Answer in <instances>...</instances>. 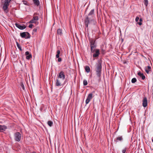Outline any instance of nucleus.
Wrapping results in <instances>:
<instances>
[{
  "mask_svg": "<svg viewBox=\"0 0 153 153\" xmlns=\"http://www.w3.org/2000/svg\"><path fill=\"white\" fill-rule=\"evenodd\" d=\"M16 26L21 30H23L26 28V27L25 25H21L19 24L16 23L15 24Z\"/></svg>",
  "mask_w": 153,
  "mask_h": 153,
  "instance_id": "12",
  "label": "nucleus"
},
{
  "mask_svg": "<svg viewBox=\"0 0 153 153\" xmlns=\"http://www.w3.org/2000/svg\"><path fill=\"white\" fill-rule=\"evenodd\" d=\"M33 1L35 5L38 6L39 4V0H33Z\"/></svg>",
  "mask_w": 153,
  "mask_h": 153,
  "instance_id": "18",
  "label": "nucleus"
},
{
  "mask_svg": "<svg viewBox=\"0 0 153 153\" xmlns=\"http://www.w3.org/2000/svg\"><path fill=\"white\" fill-rule=\"evenodd\" d=\"M93 20V18H89L88 17H87L85 20V27H88V24L90 23L91 21H92Z\"/></svg>",
  "mask_w": 153,
  "mask_h": 153,
  "instance_id": "8",
  "label": "nucleus"
},
{
  "mask_svg": "<svg viewBox=\"0 0 153 153\" xmlns=\"http://www.w3.org/2000/svg\"><path fill=\"white\" fill-rule=\"evenodd\" d=\"M137 74L138 76H140V77H141L143 80H144L145 78V76L143 75V74L141 72H139Z\"/></svg>",
  "mask_w": 153,
  "mask_h": 153,
  "instance_id": "17",
  "label": "nucleus"
},
{
  "mask_svg": "<svg viewBox=\"0 0 153 153\" xmlns=\"http://www.w3.org/2000/svg\"><path fill=\"white\" fill-rule=\"evenodd\" d=\"M11 0H5L3 6L2 7V9L5 13H7L9 11L8 6Z\"/></svg>",
  "mask_w": 153,
  "mask_h": 153,
  "instance_id": "2",
  "label": "nucleus"
},
{
  "mask_svg": "<svg viewBox=\"0 0 153 153\" xmlns=\"http://www.w3.org/2000/svg\"><path fill=\"white\" fill-rule=\"evenodd\" d=\"M31 153H35V152H32Z\"/></svg>",
  "mask_w": 153,
  "mask_h": 153,
  "instance_id": "38",
  "label": "nucleus"
},
{
  "mask_svg": "<svg viewBox=\"0 0 153 153\" xmlns=\"http://www.w3.org/2000/svg\"><path fill=\"white\" fill-rule=\"evenodd\" d=\"M148 101L146 97H144L142 100V105L144 107H146L147 106Z\"/></svg>",
  "mask_w": 153,
  "mask_h": 153,
  "instance_id": "11",
  "label": "nucleus"
},
{
  "mask_svg": "<svg viewBox=\"0 0 153 153\" xmlns=\"http://www.w3.org/2000/svg\"><path fill=\"white\" fill-rule=\"evenodd\" d=\"M94 91H93L92 93L89 94L87 97V98L85 101V103L86 104H88L90 101L94 97L93 95V93H94Z\"/></svg>",
  "mask_w": 153,
  "mask_h": 153,
  "instance_id": "3",
  "label": "nucleus"
},
{
  "mask_svg": "<svg viewBox=\"0 0 153 153\" xmlns=\"http://www.w3.org/2000/svg\"><path fill=\"white\" fill-rule=\"evenodd\" d=\"M21 86L22 89L23 90H25V88L24 86V84H23V83H21Z\"/></svg>",
  "mask_w": 153,
  "mask_h": 153,
  "instance_id": "32",
  "label": "nucleus"
},
{
  "mask_svg": "<svg viewBox=\"0 0 153 153\" xmlns=\"http://www.w3.org/2000/svg\"><path fill=\"white\" fill-rule=\"evenodd\" d=\"M57 33L58 34H59L60 35H62V30L60 29H58L57 30Z\"/></svg>",
  "mask_w": 153,
  "mask_h": 153,
  "instance_id": "22",
  "label": "nucleus"
},
{
  "mask_svg": "<svg viewBox=\"0 0 153 153\" xmlns=\"http://www.w3.org/2000/svg\"><path fill=\"white\" fill-rule=\"evenodd\" d=\"M139 17H138V16H137L136 19H135V21L136 22H137L139 20Z\"/></svg>",
  "mask_w": 153,
  "mask_h": 153,
  "instance_id": "35",
  "label": "nucleus"
},
{
  "mask_svg": "<svg viewBox=\"0 0 153 153\" xmlns=\"http://www.w3.org/2000/svg\"><path fill=\"white\" fill-rule=\"evenodd\" d=\"M123 140L122 136H119L116 138V140L117 141H121Z\"/></svg>",
  "mask_w": 153,
  "mask_h": 153,
  "instance_id": "21",
  "label": "nucleus"
},
{
  "mask_svg": "<svg viewBox=\"0 0 153 153\" xmlns=\"http://www.w3.org/2000/svg\"><path fill=\"white\" fill-rule=\"evenodd\" d=\"M127 148H124L122 150V153H125Z\"/></svg>",
  "mask_w": 153,
  "mask_h": 153,
  "instance_id": "33",
  "label": "nucleus"
},
{
  "mask_svg": "<svg viewBox=\"0 0 153 153\" xmlns=\"http://www.w3.org/2000/svg\"><path fill=\"white\" fill-rule=\"evenodd\" d=\"M16 44H17V47L19 49L20 51H22V50L21 48V47L20 45L17 42H16Z\"/></svg>",
  "mask_w": 153,
  "mask_h": 153,
  "instance_id": "28",
  "label": "nucleus"
},
{
  "mask_svg": "<svg viewBox=\"0 0 153 153\" xmlns=\"http://www.w3.org/2000/svg\"><path fill=\"white\" fill-rule=\"evenodd\" d=\"M25 55L26 56V58L27 59H29L32 57V56L31 54H30L28 51H26L25 53Z\"/></svg>",
  "mask_w": 153,
  "mask_h": 153,
  "instance_id": "15",
  "label": "nucleus"
},
{
  "mask_svg": "<svg viewBox=\"0 0 153 153\" xmlns=\"http://www.w3.org/2000/svg\"><path fill=\"white\" fill-rule=\"evenodd\" d=\"M152 142H153V139H152Z\"/></svg>",
  "mask_w": 153,
  "mask_h": 153,
  "instance_id": "39",
  "label": "nucleus"
},
{
  "mask_svg": "<svg viewBox=\"0 0 153 153\" xmlns=\"http://www.w3.org/2000/svg\"><path fill=\"white\" fill-rule=\"evenodd\" d=\"M20 35L22 38L28 39L30 38V34L28 32H26L20 33Z\"/></svg>",
  "mask_w": 153,
  "mask_h": 153,
  "instance_id": "4",
  "label": "nucleus"
},
{
  "mask_svg": "<svg viewBox=\"0 0 153 153\" xmlns=\"http://www.w3.org/2000/svg\"><path fill=\"white\" fill-rule=\"evenodd\" d=\"M145 71L147 74H149L150 71H152L151 67L149 66H148L147 67H146L145 68Z\"/></svg>",
  "mask_w": 153,
  "mask_h": 153,
  "instance_id": "14",
  "label": "nucleus"
},
{
  "mask_svg": "<svg viewBox=\"0 0 153 153\" xmlns=\"http://www.w3.org/2000/svg\"><path fill=\"white\" fill-rule=\"evenodd\" d=\"M93 53L94 54L93 55V57H98L100 53L99 49H96L95 50V51Z\"/></svg>",
  "mask_w": 153,
  "mask_h": 153,
  "instance_id": "13",
  "label": "nucleus"
},
{
  "mask_svg": "<svg viewBox=\"0 0 153 153\" xmlns=\"http://www.w3.org/2000/svg\"><path fill=\"white\" fill-rule=\"evenodd\" d=\"M101 53H102V54H105V50L103 49H102L101 51Z\"/></svg>",
  "mask_w": 153,
  "mask_h": 153,
  "instance_id": "34",
  "label": "nucleus"
},
{
  "mask_svg": "<svg viewBox=\"0 0 153 153\" xmlns=\"http://www.w3.org/2000/svg\"><path fill=\"white\" fill-rule=\"evenodd\" d=\"M143 21V19L142 18H140V19H139V22H137V24H138L139 25H142V22Z\"/></svg>",
  "mask_w": 153,
  "mask_h": 153,
  "instance_id": "26",
  "label": "nucleus"
},
{
  "mask_svg": "<svg viewBox=\"0 0 153 153\" xmlns=\"http://www.w3.org/2000/svg\"><path fill=\"white\" fill-rule=\"evenodd\" d=\"M39 19L38 17L37 16H34L33 19L29 22L30 23H34L36 25L38 24V22H37Z\"/></svg>",
  "mask_w": 153,
  "mask_h": 153,
  "instance_id": "7",
  "label": "nucleus"
},
{
  "mask_svg": "<svg viewBox=\"0 0 153 153\" xmlns=\"http://www.w3.org/2000/svg\"><path fill=\"white\" fill-rule=\"evenodd\" d=\"M96 48L91 47V53H94V52L95 51V50L96 49H95Z\"/></svg>",
  "mask_w": 153,
  "mask_h": 153,
  "instance_id": "23",
  "label": "nucleus"
},
{
  "mask_svg": "<svg viewBox=\"0 0 153 153\" xmlns=\"http://www.w3.org/2000/svg\"><path fill=\"white\" fill-rule=\"evenodd\" d=\"M33 25L31 24H30V25H29V27L30 28H32V27H33Z\"/></svg>",
  "mask_w": 153,
  "mask_h": 153,
  "instance_id": "36",
  "label": "nucleus"
},
{
  "mask_svg": "<svg viewBox=\"0 0 153 153\" xmlns=\"http://www.w3.org/2000/svg\"><path fill=\"white\" fill-rule=\"evenodd\" d=\"M144 3L146 6L147 7L148 4V0H144Z\"/></svg>",
  "mask_w": 153,
  "mask_h": 153,
  "instance_id": "27",
  "label": "nucleus"
},
{
  "mask_svg": "<svg viewBox=\"0 0 153 153\" xmlns=\"http://www.w3.org/2000/svg\"><path fill=\"white\" fill-rule=\"evenodd\" d=\"M58 62H60L62 61V59L60 58H58Z\"/></svg>",
  "mask_w": 153,
  "mask_h": 153,
  "instance_id": "37",
  "label": "nucleus"
},
{
  "mask_svg": "<svg viewBox=\"0 0 153 153\" xmlns=\"http://www.w3.org/2000/svg\"><path fill=\"white\" fill-rule=\"evenodd\" d=\"M65 78V73L63 71H61L57 75V78L64 80Z\"/></svg>",
  "mask_w": 153,
  "mask_h": 153,
  "instance_id": "5",
  "label": "nucleus"
},
{
  "mask_svg": "<svg viewBox=\"0 0 153 153\" xmlns=\"http://www.w3.org/2000/svg\"><path fill=\"white\" fill-rule=\"evenodd\" d=\"M60 51L59 50H58L57 51V54L56 55V58H59V54H60Z\"/></svg>",
  "mask_w": 153,
  "mask_h": 153,
  "instance_id": "24",
  "label": "nucleus"
},
{
  "mask_svg": "<svg viewBox=\"0 0 153 153\" xmlns=\"http://www.w3.org/2000/svg\"><path fill=\"white\" fill-rule=\"evenodd\" d=\"M7 128L6 126L0 125V131H2L5 130Z\"/></svg>",
  "mask_w": 153,
  "mask_h": 153,
  "instance_id": "16",
  "label": "nucleus"
},
{
  "mask_svg": "<svg viewBox=\"0 0 153 153\" xmlns=\"http://www.w3.org/2000/svg\"><path fill=\"white\" fill-rule=\"evenodd\" d=\"M102 64L101 62L99 61L95 65V70L97 76L99 78V80L101 79V74Z\"/></svg>",
  "mask_w": 153,
  "mask_h": 153,
  "instance_id": "1",
  "label": "nucleus"
},
{
  "mask_svg": "<svg viewBox=\"0 0 153 153\" xmlns=\"http://www.w3.org/2000/svg\"><path fill=\"white\" fill-rule=\"evenodd\" d=\"M21 134L19 132H16L14 134V139L17 141H19L21 139Z\"/></svg>",
  "mask_w": 153,
  "mask_h": 153,
  "instance_id": "6",
  "label": "nucleus"
},
{
  "mask_svg": "<svg viewBox=\"0 0 153 153\" xmlns=\"http://www.w3.org/2000/svg\"><path fill=\"white\" fill-rule=\"evenodd\" d=\"M83 85H86L88 84V82H87V81L85 79L83 80Z\"/></svg>",
  "mask_w": 153,
  "mask_h": 153,
  "instance_id": "30",
  "label": "nucleus"
},
{
  "mask_svg": "<svg viewBox=\"0 0 153 153\" xmlns=\"http://www.w3.org/2000/svg\"><path fill=\"white\" fill-rule=\"evenodd\" d=\"M63 81V80L60 79L59 78H57L56 79L55 85L58 87H60L62 85H63L62 83V82Z\"/></svg>",
  "mask_w": 153,
  "mask_h": 153,
  "instance_id": "9",
  "label": "nucleus"
},
{
  "mask_svg": "<svg viewBox=\"0 0 153 153\" xmlns=\"http://www.w3.org/2000/svg\"><path fill=\"white\" fill-rule=\"evenodd\" d=\"M90 43L91 47L96 48V45L95 43V40L94 39H90L89 40Z\"/></svg>",
  "mask_w": 153,
  "mask_h": 153,
  "instance_id": "10",
  "label": "nucleus"
},
{
  "mask_svg": "<svg viewBox=\"0 0 153 153\" xmlns=\"http://www.w3.org/2000/svg\"><path fill=\"white\" fill-rule=\"evenodd\" d=\"M53 122L52 121H49L48 122V124L50 127L52 126L53 125Z\"/></svg>",
  "mask_w": 153,
  "mask_h": 153,
  "instance_id": "20",
  "label": "nucleus"
},
{
  "mask_svg": "<svg viewBox=\"0 0 153 153\" xmlns=\"http://www.w3.org/2000/svg\"><path fill=\"white\" fill-rule=\"evenodd\" d=\"M37 29L36 28H35L33 30L32 34H35L37 31Z\"/></svg>",
  "mask_w": 153,
  "mask_h": 153,
  "instance_id": "31",
  "label": "nucleus"
},
{
  "mask_svg": "<svg viewBox=\"0 0 153 153\" xmlns=\"http://www.w3.org/2000/svg\"><path fill=\"white\" fill-rule=\"evenodd\" d=\"M94 10L92 9L90 11V13H89L88 14V16H90L91 15H92L94 13Z\"/></svg>",
  "mask_w": 153,
  "mask_h": 153,
  "instance_id": "25",
  "label": "nucleus"
},
{
  "mask_svg": "<svg viewBox=\"0 0 153 153\" xmlns=\"http://www.w3.org/2000/svg\"><path fill=\"white\" fill-rule=\"evenodd\" d=\"M137 79L135 78H133L131 80V82L132 83H134L136 82Z\"/></svg>",
  "mask_w": 153,
  "mask_h": 153,
  "instance_id": "29",
  "label": "nucleus"
},
{
  "mask_svg": "<svg viewBox=\"0 0 153 153\" xmlns=\"http://www.w3.org/2000/svg\"><path fill=\"white\" fill-rule=\"evenodd\" d=\"M85 70L86 72L87 73H89L90 72V69L89 66H86L85 67Z\"/></svg>",
  "mask_w": 153,
  "mask_h": 153,
  "instance_id": "19",
  "label": "nucleus"
}]
</instances>
